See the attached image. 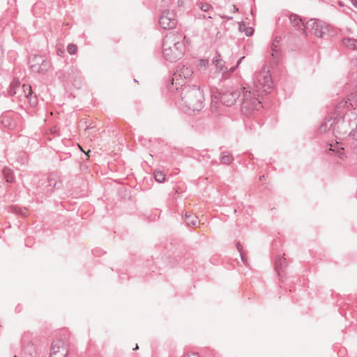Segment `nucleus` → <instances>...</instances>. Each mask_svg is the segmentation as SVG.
<instances>
[{"mask_svg":"<svg viewBox=\"0 0 357 357\" xmlns=\"http://www.w3.org/2000/svg\"><path fill=\"white\" fill-rule=\"evenodd\" d=\"M181 35L170 33L167 34L163 42V56L169 61H175L181 58L185 51Z\"/></svg>","mask_w":357,"mask_h":357,"instance_id":"f257e3e1","label":"nucleus"},{"mask_svg":"<svg viewBox=\"0 0 357 357\" xmlns=\"http://www.w3.org/2000/svg\"><path fill=\"white\" fill-rule=\"evenodd\" d=\"M181 100L183 105L192 111H200L204 105L203 91L197 86H187L181 89Z\"/></svg>","mask_w":357,"mask_h":357,"instance_id":"f03ea898","label":"nucleus"},{"mask_svg":"<svg viewBox=\"0 0 357 357\" xmlns=\"http://www.w3.org/2000/svg\"><path fill=\"white\" fill-rule=\"evenodd\" d=\"M254 90L261 93H267L273 86L271 75L269 68L264 66L259 73L256 75L254 82Z\"/></svg>","mask_w":357,"mask_h":357,"instance_id":"7ed1b4c3","label":"nucleus"},{"mask_svg":"<svg viewBox=\"0 0 357 357\" xmlns=\"http://www.w3.org/2000/svg\"><path fill=\"white\" fill-rule=\"evenodd\" d=\"M261 107V101L259 98H255L254 93L250 91L243 92V110L245 112H249L252 110H259Z\"/></svg>","mask_w":357,"mask_h":357,"instance_id":"20e7f679","label":"nucleus"},{"mask_svg":"<svg viewBox=\"0 0 357 357\" xmlns=\"http://www.w3.org/2000/svg\"><path fill=\"white\" fill-rule=\"evenodd\" d=\"M305 27V30H310L312 34L319 38H323L330 29L329 26L326 22L314 19L307 21Z\"/></svg>","mask_w":357,"mask_h":357,"instance_id":"39448f33","label":"nucleus"},{"mask_svg":"<svg viewBox=\"0 0 357 357\" xmlns=\"http://www.w3.org/2000/svg\"><path fill=\"white\" fill-rule=\"evenodd\" d=\"M30 68L34 73H44L50 68V63L43 56L34 55L30 59Z\"/></svg>","mask_w":357,"mask_h":357,"instance_id":"423d86ee","label":"nucleus"},{"mask_svg":"<svg viewBox=\"0 0 357 357\" xmlns=\"http://www.w3.org/2000/svg\"><path fill=\"white\" fill-rule=\"evenodd\" d=\"M159 24L164 29H174L177 24L174 11L169 10L164 11L160 17Z\"/></svg>","mask_w":357,"mask_h":357,"instance_id":"0eeeda50","label":"nucleus"},{"mask_svg":"<svg viewBox=\"0 0 357 357\" xmlns=\"http://www.w3.org/2000/svg\"><path fill=\"white\" fill-rule=\"evenodd\" d=\"M22 92L24 93V96L28 98L32 93L31 87L28 85L23 84L22 90L20 89V83L18 80H14L10 83L8 90L9 96H13L15 95H18L19 96H22Z\"/></svg>","mask_w":357,"mask_h":357,"instance_id":"6e6552de","label":"nucleus"},{"mask_svg":"<svg viewBox=\"0 0 357 357\" xmlns=\"http://www.w3.org/2000/svg\"><path fill=\"white\" fill-rule=\"evenodd\" d=\"M239 95L238 91L228 90L221 94L220 101L226 106H231L236 102Z\"/></svg>","mask_w":357,"mask_h":357,"instance_id":"1a4fd4ad","label":"nucleus"},{"mask_svg":"<svg viewBox=\"0 0 357 357\" xmlns=\"http://www.w3.org/2000/svg\"><path fill=\"white\" fill-rule=\"evenodd\" d=\"M67 353V349L61 341L52 342L50 357H66Z\"/></svg>","mask_w":357,"mask_h":357,"instance_id":"9d476101","label":"nucleus"},{"mask_svg":"<svg viewBox=\"0 0 357 357\" xmlns=\"http://www.w3.org/2000/svg\"><path fill=\"white\" fill-rule=\"evenodd\" d=\"M289 22L296 30H301L303 33L306 36L307 31L305 30L306 24L303 23L301 17L296 14L291 13L289 15Z\"/></svg>","mask_w":357,"mask_h":357,"instance_id":"9b49d317","label":"nucleus"},{"mask_svg":"<svg viewBox=\"0 0 357 357\" xmlns=\"http://www.w3.org/2000/svg\"><path fill=\"white\" fill-rule=\"evenodd\" d=\"M193 71L190 66H182L178 67L176 72L174 74L173 80L178 79V77H183L185 79L189 78L192 76Z\"/></svg>","mask_w":357,"mask_h":357,"instance_id":"f8f14e48","label":"nucleus"},{"mask_svg":"<svg viewBox=\"0 0 357 357\" xmlns=\"http://www.w3.org/2000/svg\"><path fill=\"white\" fill-rule=\"evenodd\" d=\"M185 221L188 226L196 227L199 225L197 216L192 213H185Z\"/></svg>","mask_w":357,"mask_h":357,"instance_id":"ddd939ff","label":"nucleus"},{"mask_svg":"<svg viewBox=\"0 0 357 357\" xmlns=\"http://www.w3.org/2000/svg\"><path fill=\"white\" fill-rule=\"evenodd\" d=\"M349 125L347 123L342 121L337 125L336 132L339 135L340 138H344L349 132Z\"/></svg>","mask_w":357,"mask_h":357,"instance_id":"4468645a","label":"nucleus"},{"mask_svg":"<svg viewBox=\"0 0 357 357\" xmlns=\"http://www.w3.org/2000/svg\"><path fill=\"white\" fill-rule=\"evenodd\" d=\"M342 45L350 50H357V39L351 38H343Z\"/></svg>","mask_w":357,"mask_h":357,"instance_id":"2eb2a0df","label":"nucleus"},{"mask_svg":"<svg viewBox=\"0 0 357 357\" xmlns=\"http://www.w3.org/2000/svg\"><path fill=\"white\" fill-rule=\"evenodd\" d=\"M213 63L216 67V72H221L226 69L224 61L220 59V55L218 54L213 59Z\"/></svg>","mask_w":357,"mask_h":357,"instance_id":"dca6fc26","label":"nucleus"},{"mask_svg":"<svg viewBox=\"0 0 357 357\" xmlns=\"http://www.w3.org/2000/svg\"><path fill=\"white\" fill-rule=\"evenodd\" d=\"M239 31L241 32H244L247 36H250L252 35L254 32V29L252 27H247L245 23L241 22L239 24Z\"/></svg>","mask_w":357,"mask_h":357,"instance_id":"f3484780","label":"nucleus"},{"mask_svg":"<svg viewBox=\"0 0 357 357\" xmlns=\"http://www.w3.org/2000/svg\"><path fill=\"white\" fill-rule=\"evenodd\" d=\"M154 178L158 183H163L165 181V174L160 170L154 172Z\"/></svg>","mask_w":357,"mask_h":357,"instance_id":"a211bd4d","label":"nucleus"},{"mask_svg":"<svg viewBox=\"0 0 357 357\" xmlns=\"http://www.w3.org/2000/svg\"><path fill=\"white\" fill-rule=\"evenodd\" d=\"M3 174L7 182H13L14 177L11 169L5 167L3 170Z\"/></svg>","mask_w":357,"mask_h":357,"instance_id":"6ab92c4d","label":"nucleus"},{"mask_svg":"<svg viewBox=\"0 0 357 357\" xmlns=\"http://www.w3.org/2000/svg\"><path fill=\"white\" fill-rule=\"evenodd\" d=\"M329 150L333 152H335L336 154L337 155V156L340 157V158H342L344 155V151H343L344 149L342 147L340 148L337 146V144L334 146L331 144V148Z\"/></svg>","mask_w":357,"mask_h":357,"instance_id":"aec40b11","label":"nucleus"},{"mask_svg":"<svg viewBox=\"0 0 357 357\" xmlns=\"http://www.w3.org/2000/svg\"><path fill=\"white\" fill-rule=\"evenodd\" d=\"M232 160V156L227 152L222 153V156L220 157L221 162L226 165L231 163Z\"/></svg>","mask_w":357,"mask_h":357,"instance_id":"412c9836","label":"nucleus"},{"mask_svg":"<svg viewBox=\"0 0 357 357\" xmlns=\"http://www.w3.org/2000/svg\"><path fill=\"white\" fill-rule=\"evenodd\" d=\"M56 176L55 174H51L48 177V182L50 186H52L54 188H59V185L56 181Z\"/></svg>","mask_w":357,"mask_h":357,"instance_id":"4be33fe9","label":"nucleus"},{"mask_svg":"<svg viewBox=\"0 0 357 357\" xmlns=\"http://www.w3.org/2000/svg\"><path fill=\"white\" fill-rule=\"evenodd\" d=\"M284 261H285V259L280 258L275 262L276 270L278 271L279 275H280V269L281 268V266L283 265Z\"/></svg>","mask_w":357,"mask_h":357,"instance_id":"5701e85b","label":"nucleus"},{"mask_svg":"<svg viewBox=\"0 0 357 357\" xmlns=\"http://www.w3.org/2000/svg\"><path fill=\"white\" fill-rule=\"evenodd\" d=\"M199 8L203 10L204 12H207L210 9L212 8V7L211 6V5L206 3H199Z\"/></svg>","mask_w":357,"mask_h":357,"instance_id":"b1692460","label":"nucleus"},{"mask_svg":"<svg viewBox=\"0 0 357 357\" xmlns=\"http://www.w3.org/2000/svg\"><path fill=\"white\" fill-rule=\"evenodd\" d=\"M67 50L70 54H75L77 52V46L74 44H70L67 47Z\"/></svg>","mask_w":357,"mask_h":357,"instance_id":"393cba45","label":"nucleus"},{"mask_svg":"<svg viewBox=\"0 0 357 357\" xmlns=\"http://www.w3.org/2000/svg\"><path fill=\"white\" fill-rule=\"evenodd\" d=\"M279 42H280V39H278V38H276L273 40V43H272V51H273V52H272V56H274V55H275V53H274V52H275V53L277 52V50H275V48L278 47V45Z\"/></svg>","mask_w":357,"mask_h":357,"instance_id":"a878e982","label":"nucleus"},{"mask_svg":"<svg viewBox=\"0 0 357 357\" xmlns=\"http://www.w3.org/2000/svg\"><path fill=\"white\" fill-rule=\"evenodd\" d=\"M236 248H237L238 251L240 252L242 261H244V254L243 252V245L240 243H237Z\"/></svg>","mask_w":357,"mask_h":357,"instance_id":"bb28decb","label":"nucleus"},{"mask_svg":"<svg viewBox=\"0 0 357 357\" xmlns=\"http://www.w3.org/2000/svg\"><path fill=\"white\" fill-rule=\"evenodd\" d=\"M222 72V77L225 79H228L231 73L227 70V68H226V69H225Z\"/></svg>","mask_w":357,"mask_h":357,"instance_id":"cd10ccee","label":"nucleus"},{"mask_svg":"<svg viewBox=\"0 0 357 357\" xmlns=\"http://www.w3.org/2000/svg\"><path fill=\"white\" fill-rule=\"evenodd\" d=\"M349 135V136H351L353 137V139H357V135H356V132L354 131V130H352L351 131H350Z\"/></svg>","mask_w":357,"mask_h":357,"instance_id":"c85d7f7f","label":"nucleus"},{"mask_svg":"<svg viewBox=\"0 0 357 357\" xmlns=\"http://www.w3.org/2000/svg\"><path fill=\"white\" fill-rule=\"evenodd\" d=\"M184 357H199V356L197 354H188V355L185 356Z\"/></svg>","mask_w":357,"mask_h":357,"instance_id":"c756f323","label":"nucleus"},{"mask_svg":"<svg viewBox=\"0 0 357 357\" xmlns=\"http://www.w3.org/2000/svg\"><path fill=\"white\" fill-rule=\"evenodd\" d=\"M340 107H349L348 102L344 101V102H342L341 105H340Z\"/></svg>","mask_w":357,"mask_h":357,"instance_id":"7c9ffc66","label":"nucleus"},{"mask_svg":"<svg viewBox=\"0 0 357 357\" xmlns=\"http://www.w3.org/2000/svg\"><path fill=\"white\" fill-rule=\"evenodd\" d=\"M351 3H352V5H353L354 7L357 8V0H351Z\"/></svg>","mask_w":357,"mask_h":357,"instance_id":"2f4dec72","label":"nucleus"},{"mask_svg":"<svg viewBox=\"0 0 357 357\" xmlns=\"http://www.w3.org/2000/svg\"><path fill=\"white\" fill-rule=\"evenodd\" d=\"M244 59V56H242L237 62V65L236 67H237L241 62H242V60Z\"/></svg>","mask_w":357,"mask_h":357,"instance_id":"473e14b6","label":"nucleus"},{"mask_svg":"<svg viewBox=\"0 0 357 357\" xmlns=\"http://www.w3.org/2000/svg\"><path fill=\"white\" fill-rule=\"evenodd\" d=\"M244 59V56H242L237 62V65L236 67H237L241 62H242V60Z\"/></svg>","mask_w":357,"mask_h":357,"instance_id":"72a5a7b5","label":"nucleus"},{"mask_svg":"<svg viewBox=\"0 0 357 357\" xmlns=\"http://www.w3.org/2000/svg\"><path fill=\"white\" fill-rule=\"evenodd\" d=\"M92 128H86L84 130V135H86L89 132V130L91 129Z\"/></svg>","mask_w":357,"mask_h":357,"instance_id":"f704fd0d","label":"nucleus"},{"mask_svg":"<svg viewBox=\"0 0 357 357\" xmlns=\"http://www.w3.org/2000/svg\"><path fill=\"white\" fill-rule=\"evenodd\" d=\"M232 8H233L234 12H237L238 10V8H236V6H234V5L232 6Z\"/></svg>","mask_w":357,"mask_h":357,"instance_id":"c9c22d12","label":"nucleus"},{"mask_svg":"<svg viewBox=\"0 0 357 357\" xmlns=\"http://www.w3.org/2000/svg\"><path fill=\"white\" fill-rule=\"evenodd\" d=\"M236 67H233V68H231L230 70H229L231 73H233L234 70H235V68Z\"/></svg>","mask_w":357,"mask_h":357,"instance_id":"e433bc0d","label":"nucleus"},{"mask_svg":"<svg viewBox=\"0 0 357 357\" xmlns=\"http://www.w3.org/2000/svg\"><path fill=\"white\" fill-rule=\"evenodd\" d=\"M21 214L23 215V216H26V212H20Z\"/></svg>","mask_w":357,"mask_h":357,"instance_id":"4c0bfd02","label":"nucleus"},{"mask_svg":"<svg viewBox=\"0 0 357 357\" xmlns=\"http://www.w3.org/2000/svg\"><path fill=\"white\" fill-rule=\"evenodd\" d=\"M139 347H138V345L137 344L135 348L134 349H137Z\"/></svg>","mask_w":357,"mask_h":357,"instance_id":"58836bf2","label":"nucleus"},{"mask_svg":"<svg viewBox=\"0 0 357 357\" xmlns=\"http://www.w3.org/2000/svg\"><path fill=\"white\" fill-rule=\"evenodd\" d=\"M340 5L341 6H343L342 3H341V2H340Z\"/></svg>","mask_w":357,"mask_h":357,"instance_id":"ea45409f","label":"nucleus"},{"mask_svg":"<svg viewBox=\"0 0 357 357\" xmlns=\"http://www.w3.org/2000/svg\"><path fill=\"white\" fill-rule=\"evenodd\" d=\"M356 127H357V122H356Z\"/></svg>","mask_w":357,"mask_h":357,"instance_id":"a19ab883","label":"nucleus"},{"mask_svg":"<svg viewBox=\"0 0 357 357\" xmlns=\"http://www.w3.org/2000/svg\"><path fill=\"white\" fill-rule=\"evenodd\" d=\"M14 357H17V356H14Z\"/></svg>","mask_w":357,"mask_h":357,"instance_id":"79ce46f5","label":"nucleus"}]
</instances>
